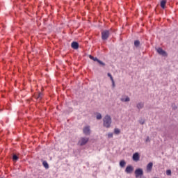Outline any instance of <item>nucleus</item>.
I'll return each mask as SVG.
<instances>
[{
  "label": "nucleus",
  "mask_w": 178,
  "mask_h": 178,
  "mask_svg": "<svg viewBox=\"0 0 178 178\" xmlns=\"http://www.w3.org/2000/svg\"><path fill=\"white\" fill-rule=\"evenodd\" d=\"M111 124H112V118H111L109 115H106L103 118L104 127H106V129H109Z\"/></svg>",
  "instance_id": "nucleus-1"
},
{
  "label": "nucleus",
  "mask_w": 178,
  "mask_h": 178,
  "mask_svg": "<svg viewBox=\"0 0 178 178\" xmlns=\"http://www.w3.org/2000/svg\"><path fill=\"white\" fill-rule=\"evenodd\" d=\"M111 35V31L110 30H104L102 31V40L103 41H106L109 38Z\"/></svg>",
  "instance_id": "nucleus-2"
},
{
  "label": "nucleus",
  "mask_w": 178,
  "mask_h": 178,
  "mask_svg": "<svg viewBox=\"0 0 178 178\" xmlns=\"http://www.w3.org/2000/svg\"><path fill=\"white\" fill-rule=\"evenodd\" d=\"M90 138H86V137H82L79 139L78 142V145H81V147H83V145H86L87 143H88Z\"/></svg>",
  "instance_id": "nucleus-3"
},
{
  "label": "nucleus",
  "mask_w": 178,
  "mask_h": 178,
  "mask_svg": "<svg viewBox=\"0 0 178 178\" xmlns=\"http://www.w3.org/2000/svg\"><path fill=\"white\" fill-rule=\"evenodd\" d=\"M143 175H144V171H143V169L138 168L135 170L136 178L140 177L143 176Z\"/></svg>",
  "instance_id": "nucleus-4"
},
{
  "label": "nucleus",
  "mask_w": 178,
  "mask_h": 178,
  "mask_svg": "<svg viewBox=\"0 0 178 178\" xmlns=\"http://www.w3.org/2000/svg\"><path fill=\"white\" fill-rule=\"evenodd\" d=\"M156 51L159 55H161V56H168V53H166L162 48L159 47L156 49Z\"/></svg>",
  "instance_id": "nucleus-5"
},
{
  "label": "nucleus",
  "mask_w": 178,
  "mask_h": 178,
  "mask_svg": "<svg viewBox=\"0 0 178 178\" xmlns=\"http://www.w3.org/2000/svg\"><path fill=\"white\" fill-rule=\"evenodd\" d=\"M83 131L85 136H90V134H91V129H90V126L85 127L83 129Z\"/></svg>",
  "instance_id": "nucleus-6"
},
{
  "label": "nucleus",
  "mask_w": 178,
  "mask_h": 178,
  "mask_svg": "<svg viewBox=\"0 0 178 178\" xmlns=\"http://www.w3.org/2000/svg\"><path fill=\"white\" fill-rule=\"evenodd\" d=\"M133 170H134V168L132 165H128L125 169V172L130 175L133 172Z\"/></svg>",
  "instance_id": "nucleus-7"
},
{
  "label": "nucleus",
  "mask_w": 178,
  "mask_h": 178,
  "mask_svg": "<svg viewBox=\"0 0 178 178\" xmlns=\"http://www.w3.org/2000/svg\"><path fill=\"white\" fill-rule=\"evenodd\" d=\"M154 166V163H152V162L149 163L147 165L146 167V170L147 173H151L152 170V167Z\"/></svg>",
  "instance_id": "nucleus-8"
},
{
  "label": "nucleus",
  "mask_w": 178,
  "mask_h": 178,
  "mask_svg": "<svg viewBox=\"0 0 178 178\" xmlns=\"http://www.w3.org/2000/svg\"><path fill=\"white\" fill-rule=\"evenodd\" d=\"M120 101L122 102H129L130 101V97L129 96H123L121 99Z\"/></svg>",
  "instance_id": "nucleus-9"
},
{
  "label": "nucleus",
  "mask_w": 178,
  "mask_h": 178,
  "mask_svg": "<svg viewBox=\"0 0 178 178\" xmlns=\"http://www.w3.org/2000/svg\"><path fill=\"white\" fill-rule=\"evenodd\" d=\"M71 47L73 49H79V43L77 42H72Z\"/></svg>",
  "instance_id": "nucleus-10"
},
{
  "label": "nucleus",
  "mask_w": 178,
  "mask_h": 178,
  "mask_svg": "<svg viewBox=\"0 0 178 178\" xmlns=\"http://www.w3.org/2000/svg\"><path fill=\"white\" fill-rule=\"evenodd\" d=\"M134 161H140V154L138 153H134L133 154Z\"/></svg>",
  "instance_id": "nucleus-11"
},
{
  "label": "nucleus",
  "mask_w": 178,
  "mask_h": 178,
  "mask_svg": "<svg viewBox=\"0 0 178 178\" xmlns=\"http://www.w3.org/2000/svg\"><path fill=\"white\" fill-rule=\"evenodd\" d=\"M160 6L162 9H165V6H166V0H162L161 1Z\"/></svg>",
  "instance_id": "nucleus-12"
},
{
  "label": "nucleus",
  "mask_w": 178,
  "mask_h": 178,
  "mask_svg": "<svg viewBox=\"0 0 178 178\" xmlns=\"http://www.w3.org/2000/svg\"><path fill=\"white\" fill-rule=\"evenodd\" d=\"M136 108H138L139 110L143 109L144 108V104L143 102H139L136 105Z\"/></svg>",
  "instance_id": "nucleus-13"
},
{
  "label": "nucleus",
  "mask_w": 178,
  "mask_h": 178,
  "mask_svg": "<svg viewBox=\"0 0 178 178\" xmlns=\"http://www.w3.org/2000/svg\"><path fill=\"white\" fill-rule=\"evenodd\" d=\"M120 168H124L126 166V161L124 160H122L120 162Z\"/></svg>",
  "instance_id": "nucleus-14"
},
{
  "label": "nucleus",
  "mask_w": 178,
  "mask_h": 178,
  "mask_svg": "<svg viewBox=\"0 0 178 178\" xmlns=\"http://www.w3.org/2000/svg\"><path fill=\"white\" fill-rule=\"evenodd\" d=\"M42 165H43L44 168H45V169H49V165L48 164V163L47 161H43Z\"/></svg>",
  "instance_id": "nucleus-15"
},
{
  "label": "nucleus",
  "mask_w": 178,
  "mask_h": 178,
  "mask_svg": "<svg viewBox=\"0 0 178 178\" xmlns=\"http://www.w3.org/2000/svg\"><path fill=\"white\" fill-rule=\"evenodd\" d=\"M134 46L136 48H138V47H140V40H135L134 41Z\"/></svg>",
  "instance_id": "nucleus-16"
},
{
  "label": "nucleus",
  "mask_w": 178,
  "mask_h": 178,
  "mask_svg": "<svg viewBox=\"0 0 178 178\" xmlns=\"http://www.w3.org/2000/svg\"><path fill=\"white\" fill-rule=\"evenodd\" d=\"M17 159H19V156H17L16 154H13V161L14 162H16L17 161Z\"/></svg>",
  "instance_id": "nucleus-17"
},
{
  "label": "nucleus",
  "mask_w": 178,
  "mask_h": 178,
  "mask_svg": "<svg viewBox=\"0 0 178 178\" xmlns=\"http://www.w3.org/2000/svg\"><path fill=\"white\" fill-rule=\"evenodd\" d=\"M96 118L97 120H101V119H102V115H101V113H97Z\"/></svg>",
  "instance_id": "nucleus-18"
},
{
  "label": "nucleus",
  "mask_w": 178,
  "mask_h": 178,
  "mask_svg": "<svg viewBox=\"0 0 178 178\" xmlns=\"http://www.w3.org/2000/svg\"><path fill=\"white\" fill-rule=\"evenodd\" d=\"M114 133H115V134H120V129L115 128L114 129Z\"/></svg>",
  "instance_id": "nucleus-19"
},
{
  "label": "nucleus",
  "mask_w": 178,
  "mask_h": 178,
  "mask_svg": "<svg viewBox=\"0 0 178 178\" xmlns=\"http://www.w3.org/2000/svg\"><path fill=\"white\" fill-rule=\"evenodd\" d=\"M166 175H167V176H172V170H167Z\"/></svg>",
  "instance_id": "nucleus-20"
},
{
  "label": "nucleus",
  "mask_w": 178,
  "mask_h": 178,
  "mask_svg": "<svg viewBox=\"0 0 178 178\" xmlns=\"http://www.w3.org/2000/svg\"><path fill=\"white\" fill-rule=\"evenodd\" d=\"M107 76L108 77H110L111 81H113V76H112V74H111V73H108Z\"/></svg>",
  "instance_id": "nucleus-21"
},
{
  "label": "nucleus",
  "mask_w": 178,
  "mask_h": 178,
  "mask_svg": "<svg viewBox=\"0 0 178 178\" xmlns=\"http://www.w3.org/2000/svg\"><path fill=\"white\" fill-rule=\"evenodd\" d=\"M41 98H42V93L39 92V94L37 97V99H41Z\"/></svg>",
  "instance_id": "nucleus-22"
},
{
  "label": "nucleus",
  "mask_w": 178,
  "mask_h": 178,
  "mask_svg": "<svg viewBox=\"0 0 178 178\" xmlns=\"http://www.w3.org/2000/svg\"><path fill=\"white\" fill-rule=\"evenodd\" d=\"M98 63H99V65H102V66H105V64L104 62H102L101 60H99V61H97Z\"/></svg>",
  "instance_id": "nucleus-23"
},
{
  "label": "nucleus",
  "mask_w": 178,
  "mask_h": 178,
  "mask_svg": "<svg viewBox=\"0 0 178 178\" xmlns=\"http://www.w3.org/2000/svg\"><path fill=\"white\" fill-rule=\"evenodd\" d=\"M108 138H112L113 137V133H109L108 134Z\"/></svg>",
  "instance_id": "nucleus-24"
},
{
  "label": "nucleus",
  "mask_w": 178,
  "mask_h": 178,
  "mask_svg": "<svg viewBox=\"0 0 178 178\" xmlns=\"http://www.w3.org/2000/svg\"><path fill=\"white\" fill-rule=\"evenodd\" d=\"M112 81V86H113V88H115V81L113 79Z\"/></svg>",
  "instance_id": "nucleus-25"
},
{
  "label": "nucleus",
  "mask_w": 178,
  "mask_h": 178,
  "mask_svg": "<svg viewBox=\"0 0 178 178\" xmlns=\"http://www.w3.org/2000/svg\"><path fill=\"white\" fill-rule=\"evenodd\" d=\"M93 60H94V62H99V59H98L97 57H95Z\"/></svg>",
  "instance_id": "nucleus-26"
},
{
  "label": "nucleus",
  "mask_w": 178,
  "mask_h": 178,
  "mask_svg": "<svg viewBox=\"0 0 178 178\" xmlns=\"http://www.w3.org/2000/svg\"><path fill=\"white\" fill-rule=\"evenodd\" d=\"M148 141H149V137H147V138H146V143H148Z\"/></svg>",
  "instance_id": "nucleus-27"
},
{
  "label": "nucleus",
  "mask_w": 178,
  "mask_h": 178,
  "mask_svg": "<svg viewBox=\"0 0 178 178\" xmlns=\"http://www.w3.org/2000/svg\"><path fill=\"white\" fill-rule=\"evenodd\" d=\"M89 58H90V59H92V58H94V56H92V55H90V56H89Z\"/></svg>",
  "instance_id": "nucleus-28"
},
{
  "label": "nucleus",
  "mask_w": 178,
  "mask_h": 178,
  "mask_svg": "<svg viewBox=\"0 0 178 178\" xmlns=\"http://www.w3.org/2000/svg\"><path fill=\"white\" fill-rule=\"evenodd\" d=\"M140 124H144V122H140Z\"/></svg>",
  "instance_id": "nucleus-29"
},
{
  "label": "nucleus",
  "mask_w": 178,
  "mask_h": 178,
  "mask_svg": "<svg viewBox=\"0 0 178 178\" xmlns=\"http://www.w3.org/2000/svg\"><path fill=\"white\" fill-rule=\"evenodd\" d=\"M95 58V57H93V58L92 59V60H94Z\"/></svg>",
  "instance_id": "nucleus-30"
}]
</instances>
